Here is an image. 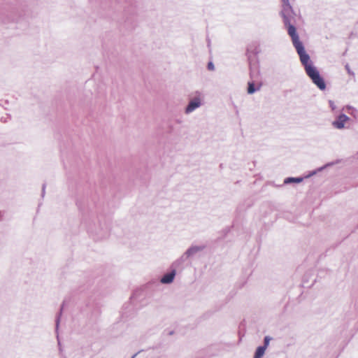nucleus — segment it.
Here are the masks:
<instances>
[{"mask_svg":"<svg viewBox=\"0 0 358 358\" xmlns=\"http://www.w3.org/2000/svg\"><path fill=\"white\" fill-rule=\"evenodd\" d=\"M292 42L299 56L301 63L304 67L307 76L320 90H324L326 89L324 80L320 76L319 71L310 61V56L306 53L304 45L300 41L299 37L292 39Z\"/></svg>","mask_w":358,"mask_h":358,"instance_id":"nucleus-1","label":"nucleus"},{"mask_svg":"<svg viewBox=\"0 0 358 358\" xmlns=\"http://www.w3.org/2000/svg\"><path fill=\"white\" fill-rule=\"evenodd\" d=\"M280 15L282 18L284 26L287 29V34L291 39L299 37L295 27L297 15L293 8L287 6V8H282Z\"/></svg>","mask_w":358,"mask_h":358,"instance_id":"nucleus-2","label":"nucleus"},{"mask_svg":"<svg viewBox=\"0 0 358 358\" xmlns=\"http://www.w3.org/2000/svg\"><path fill=\"white\" fill-rule=\"evenodd\" d=\"M205 245H191L178 259L173 262L174 266H181L189 258L195 256L205 249Z\"/></svg>","mask_w":358,"mask_h":358,"instance_id":"nucleus-3","label":"nucleus"},{"mask_svg":"<svg viewBox=\"0 0 358 358\" xmlns=\"http://www.w3.org/2000/svg\"><path fill=\"white\" fill-rule=\"evenodd\" d=\"M179 267L180 266H174L173 262L171 266V271L167 273H165L160 279V282L162 284L165 285L171 283L173 281L175 276L176 275V269Z\"/></svg>","mask_w":358,"mask_h":358,"instance_id":"nucleus-4","label":"nucleus"},{"mask_svg":"<svg viewBox=\"0 0 358 358\" xmlns=\"http://www.w3.org/2000/svg\"><path fill=\"white\" fill-rule=\"evenodd\" d=\"M350 120L349 117L345 114L341 113L338 115L332 122V126L337 129H343L345 128V124Z\"/></svg>","mask_w":358,"mask_h":358,"instance_id":"nucleus-5","label":"nucleus"},{"mask_svg":"<svg viewBox=\"0 0 358 358\" xmlns=\"http://www.w3.org/2000/svg\"><path fill=\"white\" fill-rule=\"evenodd\" d=\"M201 106V100L199 97L191 99L185 109L186 114H189Z\"/></svg>","mask_w":358,"mask_h":358,"instance_id":"nucleus-6","label":"nucleus"},{"mask_svg":"<svg viewBox=\"0 0 358 358\" xmlns=\"http://www.w3.org/2000/svg\"><path fill=\"white\" fill-rule=\"evenodd\" d=\"M303 180V178L301 177H296V178L288 177L285 179L284 184L288 185V184H291L293 182L299 183V182H302Z\"/></svg>","mask_w":358,"mask_h":358,"instance_id":"nucleus-7","label":"nucleus"},{"mask_svg":"<svg viewBox=\"0 0 358 358\" xmlns=\"http://www.w3.org/2000/svg\"><path fill=\"white\" fill-rule=\"evenodd\" d=\"M265 351L266 349H264V347H257L253 358H262L264 356Z\"/></svg>","mask_w":358,"mask_h":358,"instance_id":"nucleus-8","label":"nucleus"},{"mask_svg":"<svg viewBox=\"0 0 358 358\" xmlns=\"http://www.w3.org/2000/svg\"><path fill=\"white\" fill-rule=\"evenodd\" d=\"M260 87H255V85L254 84L253 82H249L248 84V93L249 94H254L255 92L259 90Z\"/></svg>","mask_w":358,"mask_h":358,"instance_id":"nucleus-9","label":"nucleus"},{"mask_svg":"<svg viewBox=\"0 0 358 358\" xmlns=\"http://www.w3.org/2000/svg\"><path fill=\"white\" fill-rule=\"evenodd\" d=\"M63 306H64V304L62 305L60 311L56 317V320H55L56 331H57L58 328H59V322H60V317H61V315L62 313Z\"/></svg>","mask_w":358,"mask_h":358,"instance_id":"nucleus-10","label":"nucleus"},{"mask_svg":"<svg viewBox=\"0 0 358 358\" xmlns=\"http://www.w3.org/2000/svg\"><path fill=\"white\" fill-rule=\"evenodd\" d=\"M271 340V338L268 336H266L264 338V345H262L261 347H264V349L266 350L268 348L270 341Z\"/></svg>","mask_w":358,"mask_h":358,"instance_id":"nucleus-11","label":"nucleus"},{"mask_svg":"<svg viewBox=\"0 0 358 358\" xmlns=\"http://www.w3.org/2000/svg\"><path fill=\"white\" fill-rule=\"evenodd\" d=\"M282 8H287V6L292 7L289 3V0H282Z\"/></svg>","mask_w":358,"mask_h":358,"instance_id":"nucleus-12","label":"nucleus"},{"mask_svg":"<svg viewBox=\"0 0 358 358\" xmlns=\"http://www.w3.org/2000/svg\"><path fill=\"white\" fill-rule=\"evenodd\" d=\"M207 68L210 71H214L215 70V66L212 62H210L208 63Z\"/></svg>","mask_w":358,"mask_h":358,"instance_id":"nucleus-13","label":"nucleus"},{"mask_svg":"<svg viewBox=\"0 0 358 358\" xmlns=\"http://www.w3.org/2000/svg\"><path fill=\"white\" fill-rule=\"evenodd\" d=\"M345 69L347 70L348 74L352 75V76L355 75L354 72L351 71L348 64L345 65Z\"/></svg>","mask_w":358,"mask_h":358,"instance_id":"nucleus-14","label":"nucleus"},{"mask_svg":"<svg viewBox=\"0 0 358 358\" xmlns=\"http://www.w3.org/2000/svg\"><path fill=\"white\" fill-rule=\"evenodd\" d=\"M329 106L330 108H331L332 110H335L336 108V105L334 103V102L333 101H329Z\"/></svg>","mask_w":358,"mask_h":358,"instance_id":"nucleus-15","label":"nucleus"},{"mask_svg":"<svg viewBox=\"0 0 358 358\" xmlns=\"http://www.w3.org/2000/svg\"><path fill=\"white\" fill-rule=\"evenodd\" d=\"M333 164H334V163H328V164H327L325 166H322V167L319 168V169H318V171H322L325 167L329 166H331V165H332Z\"/></svg>","mask_w":358,"mask_h":358,"instance_id":"nucleus-16","label":"nucleus"},{"mask_svg":"<svg viewBox=\"0 0 358 358\" xmlns=\"http://www.w3.org/2000/svg\"><path fill=\"white\" fill-rule=\"evenodd\" d=\"M45 185H43V188H42V196H43L45 194Z\"/></svg>","mask_w":358,"mask_h":358,"instance_id":"nucleus-17","label":"nucleus"},{"mask_svg":"<svg viewBox=\"0 0 358 358\" xmlns=\"http://www.w3.org/2000/svg\"><path fill=\"white\" fill-rule=\"evenodd\" d=\"M316 172H317V171H313V172L309 175V176L315 175V174L316 173Z\"/></svg>","mask_w":358,"mask_h":358,"instance_id":"nucleus-18","label":"nucleus"},{"mask_svg":"<svg viewBox=\"0 0 358 358\" xmlns=\"http://www.w3.org/2000/svg\"><path fill=\"white\" fill-rule=\"evenodd\" d=\"M58 345H59V346H60V345H60V342H59V340H58ZM59 350H60V351L62 350L61 347H59Z\"/></svg>","mask_w":358,"mask_h":358,"instance_id":"nucleus-19","label":"nucleus"},{"mask_svg":"<svg viewBox=\"0 0 358 358\" xmlns=\"http://www.w3.org/2000/svg\"><path fill=\"white\" fill-rule=\"evenodd\" d=\"M137 355V353H136L135 355H134L131 358H135V357Z\"/></svg>","mask_w":358,"mask_h":358,"instance_id":"nucleus-20","label":"nucleus"},{"mask_svg":"<svg viewBox=\"0 0 358 358\" xmlns=\"http://www.w3.org/2000/svg\"><path fill=\"white\" fill-rule=\"evenodd\" d=\"M250 74H251V76L252 75V68L250 69Z\"/></svg>","mask_w":358,"mask_h":358,"instance_id":"nucleus-21","label":"nucleus"},{"mask_svg":"<svg viewBox=\"0 0 358 358\" xmlns=\"http://www.w3.org/2000/svg\"><path fill=\"white\" fill-rule=\"evenodd\" d=\"M357 159H358V157H357Z\"/></svg>","mask_w":358,"mask_h":358,"instance_id":"nucleus-22","label":"nucleus"}]
</instances>
